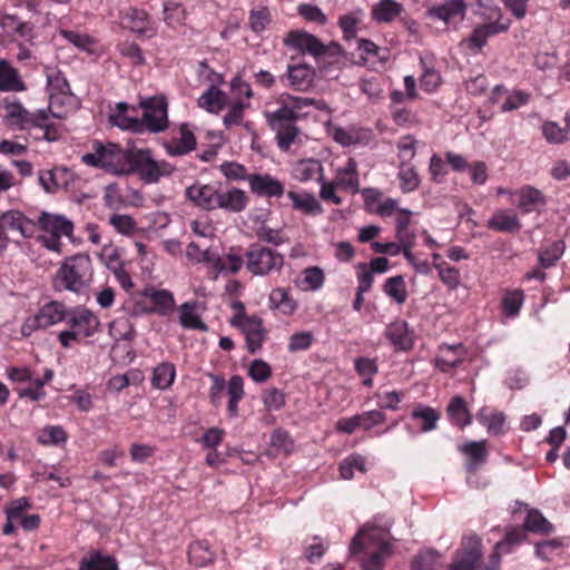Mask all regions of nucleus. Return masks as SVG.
<instances>
[{
    "label": "nucleus",
    "mask_w": 570,
    "mask_h": 570,
    "mask_svg": "<svg viewBox=\"0 0 570 570\" xmlns=\"http://www.w3.org/2000/svg\"><path fill=\"white\" fill-rule=\"evenodd\" d=\"M2 220L8 228L17 230L22 237L31 238L37 230L41 232L39 239L42 245L55 253H61V237H71L73 223L66 216L41 212L37 220H32L18 210L2 214Z\"/></svg>",
    "instance_id": "obj_1"
},
{
    "label": "nucleus",
    "mask_w": 570,
    "mask_h": 570,
    "mask_svg": "<svg viewBox=\"0 0 570 570\" xmlns=\"http://www.w3.org/2000/svg\"><path fill=\"white\" fill-rule=\"evenodd\" d=\"M390 519L376 517L372 523L363 525L350 544V554L364 552L361 561L363 570H383L385 561L393 554Z\"/></svg>",
    "instance_id": "obj_2"
},
{
    "label": "nucleus",
    "mask_w": 570,
    "mask_h": 570,
    "mask_svg": "<svg viewBox=\"0 0 570 570\" xmlns=\"http://www.w3.org/2000/svg\"><path fill=\"white\" fill-rule=\"evenodd\" d=\"M311 105H316L318 109L322 108L314 99L287 95L282 98V106L277 110L265 111V118L276 132L277 146L282 150H288L295 142L299 135V129L296 126L298 111Z\"/></svg>",
    "instance_id": "obj_3"
},
{
    "label": "nucleus",
    "mask_w": 570,
    "mask_h": 570,
    "mask_svg": "<svg viewBox=\"0 0 570 570\" xmlns=\"http://www.w3.org/2000/svg\"><path fill=\"white\" fill-rule=\"evenodd\" d=\"M132 155L117 144L95 141L92 151L82 155L81 160L87 166L121 176L134 171Z\"/></svg>",
    "instance_id": "obj_4"
},
{
    "label": "nucleus",
    "mask_w": 570,
    "mask_h": 570,
    "mask_svg": "<svg viewBox=\"0 0 570 570\" xmlns=\"http://www.w3.org/2000/svg\"><path fill=\"white\" fill-rule=\"evenodd\" d=\"M92 275L89 256L76 255L67 258L56 274L55 287L80 293L88 285Z\"/></svg>",
    "instance_id": "obj_5"
},
{
    "label": "nucleus",
    "mask_w": 570,
    "mask_h": 570,
    "mask_svg": "<svg viewBox=\"0 0 570 570\" xmlns=\"http://www.w3.org/2000/svg\"><path fill=\"white\" fill-rule=\"evenodd\" d=\"M284 263L283 254L257 243L249 245L245 253V268L254 276L281 273Z\"/></svg>",
    "instance_id": "obj_6"
},
{
    "label": "nucleus",
    "mask_w": 570,
    "mask_h": 570,
    "mask_svg": "<svg viewBox=\"0 0 570 570\" xmlns=\"http://www.w3.org/2000/svg\"><path fill=\"white\" fill-rule=\"evenodd\" d=\"M232 308L234 309V315L230 318V324L239 328L244 334L249 353L258 352L266 337L263 320L257 315L246 314L245 306L239 301L234 302Z\"/></svg>",
    "instance_id": "obj_7"
},
{
    "label": "nucleus",
    "mask_w": 570,
    "mask_h": 570,
    "mask_svg": "<svg viewBox=\"0 0 570 570\" xmlns=\"http://www.w3.org/2000/svg\"><path fill=\"white\" fill-rule=\"evenodd\" d=\"M489 19L490 21L474 27L470 37L462 40L461 46L472 52H480L489 38L507 32L511 26V21L503 18L502 11L498 7L491 9Z\"/></svg>",
    "instance_id": "obj_8"
},
{
    "label": "nucleus",
    "mask_w": 570,
    "mask_h": 570,
    "mask_svg": "<svg viewBox=\"0 0 570 570\" xmlns=\"http://www.w3.org/2000/svg\"><path fill=\"white\" fill-rule=\"evenodd\" d=\"M139 107L142 109V117L139 119L142 132L158 134L168 128V104L164 97L141 98Z\"/></svg>",
    "instance_id": "obj_9"
},
{
    "label": "nucleus",
    "mask_w": 570,
    "mask_h": 570,
    "mask_svg": "<svg viewBox=\"0 0 570 570\" xmlns=\"http://www.w3.org/2000/svg\"><path fill=\"white\" fill-rule=\"evenodd\" d=\"M134 170H137L140 178L148 183L154 184L160 177L170 175L174 167L166 161H157L153 158L149 149H140L132 155Z\"/></svg>",
    "instance_id": "obj_10"
},
{
    "label": "nucleus",
    "mask_w": 570,
    "mask_h": 570,
    "mask_svg": "<svg viewBox=\"0 0 570 570\" xmlns=\"http://www.w3.org/2000/svg\"><path fill=\"white\" fill-rule=\"evenodd\" d=\"M66 307L62 303L50 302L43 305L37 315L29 317L23 323L21 333L24 336H29L39 328H47L62 322L66 318Z\"/></svg>",
    "instance_id": "obj_11"
},
{
    "label": "nucleus",
    "mask_w": 570,
    "mask_h": 570,
    "mask_svg": "<svg viewBox=\"0 0 570 570\" xmlns=\"http://www.w3.org/2000/svg\"><path fill=\"white\" fill-rule=\"evenodd\" d=\"M53 116L48 109H37L32 111L28 128L29 136L33 140H45L48 142L57 141L59 132L52 122Z\"/></svg>",
    "instance_id": "obj_12"
},
{
    "label": "nucleus",
    "mask_w": 570,
    "mask_h": 570,
    "mask_svg": "<svg viewBox=\"0 0 570 570\" xmlns=\"http://www.w3.org/2000/svg\"><path fill=\"white\" fill-rule=\"evenodd\" d=\"M481 558V541L476 535L465 537L462 548L449 570H474Z\"/></svg>",
    "instance_id": "obj_13"
},
{
    "label": "nucleus",
    "mask_w": 570,
    "mask_h": 570,
    "mask_svg": "<svg viewBox=\"0 0 570 570\" xmlns=\"http://www.w3.org/2000/svg\"><path fill=\"white\" fill-rule=\"evenodd\" d=\"M466 13V3L463 0H445L426 10L429 18H435L446 24L461 22Z\"/></svg>",
    "instance_id": "obj_14"
},
{
    "label": "nucleus",
    "mask_w": 570,
    "mask_h": 570,
    "mask_svg": "<svg viewBox=\"0 0 570 570\" xmlns=\"http://www.w3.org/2000/svg\"><path fill=\"white\" fill-rule=\"evenodd\" d=\"M109 121L114 126L130 130L136 134H142V125L139 122L137 109L126 102H118L109 115Z\"/></svg>",
    "instance_id": "obj_15"
},
{
    "label": "nucleus",
    "mask_w": 570,
    "mask_h": 570,
    "mask_svg": "<svg viewBox=\"0 0 570 570\" xmlns=\"http://www.w3.org/2000/svg\"><path fill=\"white\" fill-rule=\"evenodd\" d=\"M459 451L466 456V471L470 475L474 474L488 459L485 440L463 443L459 446ZM468 482L472 483L471 476H468Z\"/></svg>",
    "instance_id": "obj_16"
},
{
    "label": "nucleus",
    "mask_w": 570,
    "mask_h": 570,
    "mask_svg": "<svg viewBox=\"0 0 570 570\" xmlns=\"http://www.w3.org/2000/svg\"><path fill=\"white\" fill-rule=\"evenodd\" d=\"M0 28L7 37L12 38L14 41H31L33 38V26L13 14L0 12Z\"/></svg>",
    "instance_id": "obj_17"
},
{
    "label": "nucleus",
    "mask_w": 570,
    "mask_h": 570,
    "mask_svg": "<svg viewBox=\"0 0 570 570\" xmlns=\"http://www.w3.org/2000/svg\"><path fill=\"white\" fill-rule=\"evenodd\" d=\"M333 180L338 188L353 195L357 194L360 191V175L356 160L348 158L344 165L337 167Z\"/></svg>",
    "instance_id": "obj_18"
},
{
    "label": "nucleus",
    "mask_w": 570,
    "mask_h": 570,
    "mask_svg": "<svg viewBox=\"0 0 570 570\" xmlns=\"http://www.w3.org/2000/svg\"><path fill=\"white\" fill-rule=\"evenodd\" d=\"M314 77V68L306 63L288 65L287 72L281 81L286 80L294 90L305 91L312 86Z\"/></svg>",
    "instance_id": "obj_19"
},
{
    "label": "nucleus",
    "mask_w": 570,
    "mask_h": 570,
    "mask_svg": "<svg viewBox=\"0 0 570 570\" xmlns=\"http://www.w3.org/2000/svg\"><path fill=\"white\" fill-rule=\"evenodd\" d=\"M250 190L262 197H281L284 194L283 184L267 174H253L247 177Z\"/></svg>",
    "instance_id": "obj_20"
},
{
    "label": "nucleus",
    "mask_w": 570,
    "mask_h": 570,
    "mask_svg": "<svg viewBox=\"0 0 570 570\" xmlns=\"http://www.w3.org/2000/svg\"><path fill=\"white\" fill-rule=\"evenodd\" d=\"M218 190L214 185L196 183L186 189L187 198L196 206L212 210L217 208Z\"/></svg>",
    "instance_id": "obj_21"
},
{
    "label": "nucleus",
    "mask_w": 570,
    "mask_h": 570,
    "mask_svg": "<svg viewBox=\"0 0 570 570\" xmlns=\"http://www.w3.org/2000/svg\"><path fill=\"white\" fill-rule=\"evenodd\" d=\"M324 176V167L321 160L306 158L297 160L292 166V178L299 183L320 181Z\"/></svg>",
    "instance_id": "obj_22"
},
{
    "label": "nucleus",
    "mask_w": 570,
    "mask_h": 570,
    "mask_svg": "<svg viewBox=\"0 0 570 570\" xmlns=\"http://www.w3.org/2000/svg\"><path fill=\"white\" fill-rule=\"evenodd\" d=\"M284 43L287 47H292L302 52H308L315 57L325 52V48L320 40L304 31H291L284 39Z\"/></svg>",
    "instance_id": "obj_23"
},
{
    "label": "nucleus",
    "mask_w": 570,
    "mask_h": 570,
    "mask_svg": "<svg viewBox=\"0 0 570 570\" xmlns=\"http://www.w3.org/2000/svg\"><path fill=\"white\" fill-rule=\"evenodd\" d=\"M510 202L521 213L529 214L535 210L537 206L544 204V197L539 189L532 186H524L515 193H510Z\"/></svg>",
    "instance_id": "obj_24"
},
{
    "label": "nucleus",
    "mask_w": 570,
    "mask_h": 570,
    "mask_svg": "<svg viewBox=\"0 0 570 570\" xmlns=\"http://www.w3.org/2000/svg\"><path fill=\"white\" fill-rule=\"evenodd\" d=\"M4 120L6 122L17 129L26 130L32 116V111L23 107L19 100L4 98Z\"/></svg>",
    "instance_id": "obj_25"
},
{
    "label": "nucleus",
    "mask_w": 570,
    "mask_h": 570,
    "mask_svg": "<svg viewBox=\"0 0 570 570\" xmlns=\"http://www.w3.org/2000/svg\"><path fill=\"white\" fill-rule=\"evenodd\" d=\"M141 295L149 298L153 304V312L160 316H168L175 311L176 301L173 292L168 289L147 287L141 292Z\"/></svg>",
    "instance_id": "obj_26"
},
{
    "label": "nucleus",
    "mask_w": 570,
    "mask_h": 570,
    "mask_svg": "<svg viewBox=\"0 0 570 570\" xmlns=\"http://www.w3.org/2000/svg\"><path fill=\"white\" fill-rule=\"evenodd\" d=\"M465 357V348L462 344L441 345L435 360L436 367L442 372H450L459 366Z\"/></svg>",
    "instance_id": "obj_27"
},
{
    "label": "nucleus",
    "mask_w": 570,
    "mask_h": 570,
    "mask_svg": "<svg viewBox=\"0 0 570 570\" xmlns=\"http://www.w3.org/2000/svg\"><path fill=\"white\" fill-rule=\"evenodd\" d=\"M69 325L83 337L92 336L99 327L98 317L89 309H78L69 318Z\"/></svg>",
    "instance_id": "obj_28"
},
{
    "label": "nucleus",
    "mask_w": 570,
    "mask_h": 570,
    "mask_svg": "<svg viewBox=\"0 0 570 570\" xmlns=\"http://www.w3.org/2000/svg\"><path fill=\"white\" fill-rule=\"evenodd\" d=\"M476 420L487 429L490 435L498 436L505 432V415L503 412L483 406L476 413Z\"/></svg>",
    "instance_id": "obj_29"
},
{
    "label": "nucleus",
    "mask_w": 570,
    "mask_h": 570,
    "mask_svg": "<svg viewBox=\"0 0 570 570\" xmlns=\"http://www.w3.org/2000/svg\"><path fill=\"white\" fill-rule=\"evenodd\" d=\"M287 197L292 200L293 208L295 210L302 212L305 215L318 216L324 213L322 204L312 193L288 191Z\"/></svg>",
    "instance_id": "obj_30"
},
{
    "label": "nucleus",
    "mask_w": 570,
    "mask_h": 570,
    "mask_svg": "<svg viewBox=\"0 0 570 570\" xmlns=\"http://www.w3.org/2000/svg\"><path fill=\"white\" fill-rule=\"evenodd\" d=\"M217 263L214 261L212 268L219 274H236L245 266V255L232 247L223 256L216 254Z\"/></svg>",
    "instance_id": "obj_31"
},
{
    "label": "nucleus",
    "mask_w": 570,
    "mask_h": 570,
    "mask_svg": "<svg viewBox=\"0 0 570 570\" xmlns=\"http://www.w3.org/2000/svg\"><path fill=\"white\" fill-rule=\"evenodd\" d=\"M179 323L184 328L207 332V325L197 312V302H185L178 308Z\"/></svg>",
    "instance_id": "obj_32"
},
{
    "label": "nucleus",
    "mask_w": 570,
    "mask_h": 570,
    "mask_svg": "<svg viewBox=\"0 0 570 570\" xmlns=\"http://www.w3.org/2000/svg\"><path fill=\"white\" fill-rule=\"evenodd\" d=\"M488 228L495 232L515 233L521 228L517 214L508 210H497L488 220Z\"/></svg>",
    "instance_id": "obj_33"
},
{
    "label": "nucleus",
    "mask_w": 570,
    "mask_h": 570,
    "mask_svg": "<svg viewBox=\"0 0 570 570\" xmlns=\"http://www.w3.org/2000/svg\"><path fill=\"white\" fill-rule=\"evenodd\" d=\"M77 101L71 92L67 94H50L48 110L53 118H65L69 111L75 110Z\"/></svg>",
    "instance_id": "obj_34"
},
{
    "label": "nucleus",
    "mask_w": 570,
    "mask_h": 570,
    "mask_svg": "<svg viewBox=\"0 0 570 570\" xmlns=\"http://www.w3.org/2000/svg\"><path fill=\"white\" fill-rule=\"evenodd\" d=\"M24 85L11 63L0 58V92L21 91Z\"/></svg>",
    "instance_id": "obj_35"
},
{
    "label": "nucleus",
    "mask_w": 570,
    "mask_h": 570,
    "mask_svg": "<svg viewBox=\"0 0 570 570\" xmlns=\"http://www.w3.org/2000/svg\"><path fill=\"white\" fill-rule=\"evenodd\" d=\"M217 208L238 213L245 209L247 196L242 189L233 188L226 193L217 194Z\"/></svg>",
    "instance_id": "obj_36"
},
{
    "label": "nucleus",
    "mask_w": 570,
    "mask_h": 570,
    "mask_svg": "<svg viewBox=\"0 0 570 570\" xmlns=\"http://www.w3.org/2000/svg\"><path fill=\"white\" fill-rule=\"evenodd\" d=\"M403 11V6L394 0H381L372 8V17L376 22L393 21Z\"/></svg>",
    "instance_id": "obj_37"
},
{
    "label": "nucleus",
    "mask_w": 570,
    "mask_h": 570,
    "mask_svg": "<svg viewBox=\"0 0 570 570\" xmlns=\"http://www.w3.org/2000/svg\"><path fill=\"white\" fill-rule=\"evenodd\" d=\"M195 146L196 139L194 134L188 129L186 125H181L180 137L168 142L166 145V150L171 156H179L191 151Z\"/></svg>",
    "instance_id": "obj_38"
},
{
    "label": "nucleus",
    "mask_w": 570,
    "mask_h": 570,
    "mask_svg": "<svg viewBox=\"0 0 570 570\" xmlns=\"http://www.w3.org/2000/svg\"><path fill=\"white\" fill-rule=\"evenodd\" d=\"M268 304L272 309H278L284 315H291L297 308L296 302L289 296L286 288H274L268 296Z\"/></svg>",
    "instance_id": "obj_39"
},
{
    "label": "nucleus",
    "mask_w": 570,
    "mask_h": 570,
    "mask_svg": "<svg viewBox=\"0 0 570 570\" xmlns=\"http://www.w3.org/2000/svg\"><path fill=\"white\" fill-rule=\"evenodd\" d=\"M446 413L450 420L460 428H464L471 423V414L464 399L460 395L451 399L446 407Z\"/></svg>",
    "instance_id": "obj_40"
},
{
    "label": "nucleus",
    "mask_w": 570,
    "mask_h": 570,
    "mask_svg": "<svg viewBox=\"0 0 570 570\" xmlns=\"http://www.w3.org/2000/svg\"><path fill=\"white\" fill-rule=\"evenodd\" d=\"M69 171L66 168L57 167L51 170L42 171L39 175L41 186L48 193H55L58 188L67 185Z\"/></svg>",
    "instance_id": "obj_41"
},
{
    "label": "nucleus",
    "mask_w": 570,
    "mask_h": 570,
    "mask_svg": "<svg viewBox=\"0 0 570 570\" xmlns=\"http://www.w3.org/2000/svg\"><path fill=\"white\" fill-rule=\"evenodd\" d=\"M226 105V95L218 88L210 86L199 98L198 106L209 112L217 114Z\"/></svg>",
    "instance_id": "obj_42"
},
{
    "label": "nucleus",
    "mask_w": 570,
    "mask_h": 570,
    "mask_svg": "<svg viewBox=\"0 0 570 570\" xmlns=\"http://www.w3.org/2000/svg\"><path fill=\"white\" fill-rule=\"evenodd\" d=\"M411 417L421 422L420 430L422 432H430L436 428V422L440 420V413L431 406L417 404L413 409Z\"/></svg>",
    "instance_id": "obj_43"
},
{
    "label": "nucleus",
    "mask_w": 570,
    "mask_h": 570,
    "mask_svg": "<svg viewBox=\"0 0 570 570\" xmlns=\"http://www.w3.org/2000/svg\"><path fill=\"white\" fill-rule=\"evenodd\" d=\"M386 335L395 346L402 350H409L412 346V336L409 332L407 324L403 321L390 324Z\"/></svg>",
    "instance_id": "obj_44"
},
{
    "label": "nucleus",
    "mask_w": 570,
    "mask_h": 570,
    "mask_svg": "<svg viewBox=\"0 0 570 570\" xmlns=\"http://www.w3.org/2000/svg\"><path fill=\"white\" fill-rule=\"evenodd\" d=\"M176 377V370L171 363L164 362L154 368L151 385L158 390H167Z\"/></svg>",
    "instance_id": "obj_45"
},
{
    "label": "nucleus",
    "mask_w": 570,
    "mask_h": 570,
    "mask_svg": "<svg viewBox=\"0 0 570 570\" xmlns=\"http://www.w3.org/2000/svg\"><path fill=\"white\" fill-rule=\"evenodd\" d=\"M124 24L137 33H147L149 28L148 14L144 10L130 8L122 18Z\"/></svg>",
    "instance_id": "obj_46"
},
{
    "label": "nucleus",
    "mask_w": 570,
    "mask_h": 570,
    "mask_svg": "<svg viewBox=\"0 0 570 570\" xmlns=\"http://www.w3.org/2000/svg\"><path fill=\"white\" fill-rule=\"evenodd\" d=\"M569 128L561 127L558 122L547 120L541 126L542 136L551 145H562L569 140Z\"/></svg>",
    "instance_id": "obj_47"
},
{
    "label": "nucleus",
    "mask_w": 570,
    "mask_h": 570,
    "mask_svg": "<svg viewBox=\"0 0 570 570\" xmlns=\"http://www.w3.org/2000/svg\"><path fill=\"white\" fill-rule=\"evenodd\" d=\"M397 177L400 180V188L404 194L416 190L421 183L416 169L406 163L401 164Z\"/></svg>",
    "instance_id": "obj_48"
},
{
    "label": "nucleus",
    "mask_w": 570,
    "mask_h": 570,
    "mask_svg": "<svg viewBox=\"0 0 570 570\" xmlns=\"http://www.w3.org/2000/svg\"><path fill=\"white\" fill-rule=\"evenodd\" d=\"M227 394L229 396L228 412L232 416H237L238 402L244 397V380L240 376L230 377L227 384Z\"/></svg>",
    "instance_id": "obj_49"
},
{
    "label": "nucleus",
    "mask_w": 570,
    "mask_h": 570,
    "mask_svg": "<svg viewBox=\"0 0 570 570\" xmlns=\"http://www.w3.org/2000/svg\"><path fill=\"white\" fill-rule=\"evenodd\" d=\"M67 433L60 425H47L37 435L38 443L42 445H59L67 441Z\"/></svg>",
    "instance_id": "obj_50"
},
{
    "label": "nucleus",
    "mask_w": 570,
    "mask_h": 570,
    "mask_svg": "<svg viewBox=\"0 0 570 570\" xmlns=\"http://www.w3.org/2000/svg\"><path fill=\"white\" fill-rule=\"evenodd\" d=\"M383 289L384 293L399 305L405 303L407 298L405 282L401 275L387 278Z\"/></svg>",
    "instance_id": "obj_51"
},
{
    "label": "nucleus",
    "mask_w": 570,
    "mask_h": 570,
    "mask_svg": "<svg viewBox=\"0 0 570 570\" xmlns=\"http://www.w3.org/2000/svg\"><path fill=\"white\" fill-rule=\"evenodd\" d=\"M189 561L196 567H205L214 560V552L205 542H194L188 550Z\"/></svg>",
    "instance_id": "obj_52"
},
{
    "label": "nucleus",
    "mask_w": 570,
    "mask_h": 570,
    "mask_svg": "<svg viewBox=\"0 0 570 570\" xmlns=\"http://www.w3.org/2000/svg\"><path fill=\"white\" fill-rule=\"evenodd\" d=\"M366 460L361 454L354 453L344 459L340 464L341 478L344 480H351L354 476V470L361 473L366 472Z\"/></svg>",
    "instance_id": "obj_53"
},
{
    "label": "nucleus",
    "mask_w": 570,
    "mask_h": 570,
    "mask_svg": "<svg viewBox=\"0 0 570 570\" xmlns=\"http://www.w3.org/2000/svg\"><path fill=\"white\" fill-rule=\"evenodd\" d=\"M442 283L451 291L456 289L461 284L460 271L445 262L434 264Z\"/></svg>",
    "instance_id": "obj_54"
},
{
    "label": "nucleus",
    "mask_w": 570,
    "mask_h": 570,
    "mask_svg": "<svg viewBox=\"0 0 570 570\" xmlns=\"http://www.w3.org/2000/svg\"><path fill=\"white\" fill-rule=\"evenodd\" d=\"M164 14L165 22L169 27L176 28L183 24L186 17V11L179 2L168 0L164 3Z\"/></svg>",
    "instance_id": "obj_55"
},
{
    "label": "nucleus",
    "mask_w": 570,
    "mask_h": 570,
    "mask_svg": "<svg viewBox=\"0 0 570 570\" xmlns=\"http://www.w3.org/2000/svg\"><path fill=\"white\" fill-rule=\"evenodd\" d=\"M528 531L538 533H550L553 525L542 515L539 510H530L524 521Z\"/></svg>",
    "instance_id": "obj_56"
},
{
    "label": "nucleus",
    "mask_w": 570,
    "mask_h": 570,
    "mask_svg": "<svg viewBox=\"0 0 570 570\" xmlns=\"http://www.w3.org/2000/svg\"><path fill=\"white\" fill-rule=\"evenodd\" d=\"M524 539H525V533L521 529H512V530L508 531L504 539L499 541L495 544V553H494L495 562L498 563L500 554L509 553L511 551L512 546L519 544Z\"/></svg>",
    "instance_id": "obj_57"
},
{
    "label": "nucleus",
    "mask_w": 570,
    "mask_h": 570,
    "mask_svg": "<svg viewBox=\"0 0 570 570\" xmlns=\"http://www.w3.org/2000/svg\"><path fill=\"white\" fill-rule=\"evenodd\" d=\"M80 570H117V563L110 557L95 553L81 561Z\"/></svg>",
    "instance_id": "obj_58"
},
{
    "label": "nucleus",
    "mask_w": 570,
    "mask_h": 570,
    "mask_svg": "<svg viewBox=\"0 0 570 570\" xmlns=\"http://www.w3.org/2000/svg\"><path fill=\"white\" fill-rule=\"evenodd\" d=\"M324 273L317 267H308L303 271L302 288L304 291H317L324 285Z\"/></svg>",
    "instance_id": "obj_59"
},
{
    "label": "nucleus",
    "mask_w": 570,
    "mask_h": 570,
    "mask_svg": "<svg viewBox=\"0 0 570 570\" xmlns=\"http://www.w3.org/2000/svg\"><path fill=\"white\" fill-rule=\"evenodd\" d=\"M186 256L193 263H207L210 267L213 262L216 259V253H213L210 249H202L196 243L191 242L186 247Z\"/></svg>",
    "instance_id": "obj_60"
},
{
    "label": "nucleus",
    "mask_w": 570,
    "mask_h": 570,
    "mask_svg": "<svg viewBox=\"0 0 570 570\" xmlns=\"http://www.w3.org/2000/svg\"><path fill=\"white\" fill-rule=\"evenodd\" d=\"M439 553L432 550L420 552L411 562V570H439Z\"/></svg>",
    "instance_id": "obj_61"
},
{
    "label": "nucleus",
    "mask_w": 570,
    "mask_h": 570,
    "mask_svg": "<svg viewBox=\"0 0 570 570\" xmlns=\"http://www.w3.org/2000/svg\"><path fill=\"white\" fill-rule=\"evenodd\" d=\"M564 250V243L561 240L553 242L539 255L540 265L543 268H549L562 256Z\"/></svg>",
    "instance_id": "obj_62"
},
{
    "label": "nucleus",
    "mask_w": 570,
    "mask_h": 570,
    "mask_svg": "<svg viewBox=\"0 0 570 570\" xmlns=\"http://www.w3.org/2000/svg\"><path fill=\"white\" fill-rule=\"evenodd\" d=\"M109 334L116 340L129 341L134 337L132 325L126 318L115 320L109 324Z\"/></svg>",
    "instance_id": "obj_63"
},
{
    "label": "nucleus",
    "mask_w": 570,
    "mask_h": 570,
    "mask_svg": "<svg viewBox=\"0 0 570 570\" xmlns=\"http://www.w3.org/2000/svg\"><path fill=\"white\" fill-rule=\"evenodd\" d=\"M110 225L122 235H131L136 232L135 219L126 214H114L109 217Z\"/></svg>",
    "instance_id": "obj_64"
}]
</instances>
